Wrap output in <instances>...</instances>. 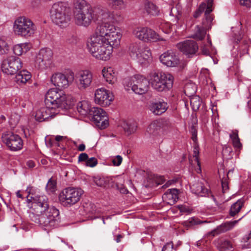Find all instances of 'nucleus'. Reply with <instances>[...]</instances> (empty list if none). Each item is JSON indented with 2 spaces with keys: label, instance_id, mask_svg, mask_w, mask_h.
<instances>
[{
  "label": "nucleus",
  "instance_id": "f257e3e1",
  "mask_svg": "<svg viewBox=\"0 0 251 251\" xmlns=\"http://www.w3.org/2000/svg\"><path fill=\"white\" fill-rule=\"evenodd\" d=\"M45 102L47 106L38 110L35 115V119L39 122L51 119L59 114L60 110H67L71 106L66 95L55 89H50L47 92Z\"/></svg>",
  "mask_w": 251,
  "mask_h": 251
},
{
  "label": "nucleus",
  "instance_id": "f03ea898",
  "mask_svg": "<svg viewBox=\"0 0 251 251\" xmlns=\"http://www.w3.org/2000/svg\"><path fill=\"white\" fill-rule=\"evenodd\" d=\"M74 6L75 24L78 25L88 26L95 18L94 12L97 10L96 8L93 9L85 0H75Z\"/></svg>",
  "mask_w": 251,
  "mask_h": 251
},
{
  "label": "nucleus",
  "instance_id": "7ed1b4c3",
  "mask_svg": "<svg viewBox=\"0 0 251 251\" xmlns=\"http://www.w3.org/2000/svg\"><path fill=\"white\" fill-rule=\"evenodd\" d=\"M31 218L35 223L47 227H56L60 222L59 210L52 206L39 215H33Z\"/></svg>",
  "mask_w": 251,
  "mask_h": 251
},
{
  "label": "nucleus",
  "instance_id": "20e7f679",
  "mask_svg": "<svg viewBox=\"0 0 251 251\" xmlns=\"http://www.w3.org/2000/svg\"><path fill=\"white\" fill-rule=\"evenodd\" d=\"M173 81L172 75L162 72L152 74L150 79L151 87L159 92L170 89L173 87Z\"/></svg>",
  "mask_w": 251,
  "mask_h": 251
},
{
  "label": "nucleus",
  "instance_id": "39448f33",
  "mask_svg": "<svg viewBox=\"0 0 251 251\" xmlns=\"http://www.w3.org/2000/svg\"><path fill=\"white\" fill-rule=\"evenodd\" d=\"M150 81L142 75H136L125 80V87L127 91L131 89L136 94L142 95L148 92Z\"/></svg>",
  "mask_w": 251,
  "mask_h": 251
},
{
  "label": "nucleus",
  "instance_id": "423d86ee",
  "mask_svg": "<svg viewBox=\"0 0 251 251\" xmlns=\"http://www.w3.org/2000/svg\"><path fill=\"white\" fill-rule=\"evenodd\" d=\"M69 11V8L64 3H54L50 11L52 22L59 26L67 23L70 20Z\"/></svg>",
  "mask_w": 251,
  "mask_h": 251
},
{
  "label": "nucleus",
  "instance_id": "0eeeda50",
  "mask_svg": "<svg viewBox=\"0 0 251 251\" xmlns=\"http://www.w3.org/2000/svg\"><path fill=\"white\" fill-rule=\"evenodd\" d=\"M100 38H108L109 40L119 41L121 35L117 30L116 27L111 24H100L97 27L92 35Z\"/></svg>",
  "mask_w": 251,
  "mask_h": 251
},
{
  "label": "nucleus",
  "instance_id": "6e6552de",
  "mask_svg": "<svg viewBox=\"0 0 251 251\" xmlns=\"http://www.w3.org/2000/svg\"><path fill=\"white\" fill-rule=\"evenodd\" d=\"M14 29L18 35L27 37L34 33L36 27L31 20L25 17H21L15 21Z\"/></svg>",
  "mask_w": 251,
  "mask_h": 251
},
{
  "label": "nucleus",
  "instance_id": "1a4fd4ad",
  "mask_svg": "<svg viewBox=\"0 0 251 251\" xmlns=\"http://www.w3.org/2000/svg\"><path fill=\"white\" fill-rule=\"evenodd\" d=\"M83 191L80 188L68 187L59 194V199L65 206H71L77 203L80 199Z\"/></svg>",
  "mask_w": 251,
  "mask_h": 251
},
{
  "label": "nucleus",
  "instance_id": "9d476101",
  "mask_svg": "<svg viewBox=\"0 0 251 251\" xmlns=\"http://www.w3.org/2000/svg\"><path fill=\"white\" fill-rule=\"evenodd\" d=\"M128 52L131 57L137 59L140 63L149 60L151 55L150 49L140 42L130 44Z\"/></svg>",
  "mask_w": 251,
  "mask_h": 251
},
{
  "label": "nucleus",
  "instance_id": "9b49d317",
  "mask_svg": "<svg viewBox=\"0 0 251 251\" xmlns=\"http://www.w3.org/2000/svg\"><path fill=\"white\" fill-rule=\"evenodd\" d=\"M74 80V74L72 71H70L67 75L61 73L53 74L51 78L50 81L55 86L58 87L55 89L61 91V89L67 88ZM64 93V92L62 91Z\"/></svg>",
  "mask_w": 251,
  "mask_h": 251
},
{
  "label": "nucleus",
  "instance_id": "f8f14e48",
  "mask_svg": "<svg viewBox=\"0 0 251 251\" xmlns=\"http://www.w3.org/2000/svg\"><path fill=\"white\" fill-rule=\"evenodd\" d=\"M1 139L8 149L12 151L20 150L23 147V142L22 138L18 134L11 131H6L2 133Z\"/></svg>",
  "mask_w": 251,
  "mask_h": 251
},
{
  "label": "nucleus",
  "instance_id": "ddd939ff",
  "mask_svg": "<svg viewBox=\"0 0 251 251\" xmlns=\"http://www.w3.org/2000/svg\"><path fill=\"white\" fill-rule=\"evenodd\" d=\"M22 62L19 57L11 56L2 61L1 70L4 73L12 75L22 68Z\"/></svg>",
  "mask_w": 251,
  "mask_h": 251
},
{
  "label": "nucleus",
  "instance_id": "4468645a",
  "mask_svg": "<svg viewBox=\"0 0 251 251\" xmlns=\"http://www.w3.org/2000/svg\"><path fill=\"white\" fill-rule=\"evenodd\" d=\"M32 198V205L30 208L33 210V215H39L51 207L49 206V199L45 195H37Z\"/></svg>",
  "mask_w": 251,
  "mask_h": 251
},
{
  "label": "nucleus",
  "instance_id": "2eb2a0df",
  "mask_svg": "<svg viewBox=\"0 0 251 251\" xmlns=\"http://www.w3.org/2000/svg\"><path fill=\"white\" fill-rule=\"evenodd\" d=\"M92 73L88 70L80 71L74 76L76 85L80 91H84L89 87L93 81Z\"/></svg>",
  "mask_w": 251,
  "mask_h": 251
},
{
  "label": "nucleus",
  "instance_id": "dca6fc26",
  "mask_svg": "<svg viewBox=\"0 0 251 251\" xmlns=\"http://www.w3.org/2000/svg\"><path fill=\"white\" fill-rule=\"evenodd\" d=\"M53 52L49 48H43L40 50L35 60V66L40 70L47 69L51 63Z\"/></svg>",
  "mask_w": 251,
  "mask_h": 251
},
{
  "label": "nucleus",
  "instance_id": "f3484780",
  "mask_svg": "<svg viewBox=\"0 0 251 251\" xmlns=\"http://www.w3.org/2000/svg\"><path fill=\"white\" fill-rule=\"evenodd\" d=\"M89 116L96 126L101 129L105 128L108 125L106 112L101 108L93 107Z\"/></svg>",
  "mask_w": 251,
  "mask_h": 251
},
{
  "label": "nucleus",
  "instance_id": "a211bd4d",
  "mask_svg": "<svg viewBox=\"0 0 251 251\" xmlns=\"http://www.w3.org/2000/svg\"><path fill=\"white\" fill-rule=\"evenodd\" d=\"M135 36L145 42H156L163 40L154 31L148 27L138 28L134 31Z\"/></svg>",
  "mask_w": 251,
  "mask_h": 251
},
{
  "label": "nucleus",
  "instance_id": "6ab92c4d",
  "mask_svg": "<svg viewBox=\"0 0 251 251\" xmlns=\"http://www.w3.org/2000/svg\"><path fill=\"white\" fill-rule=\"evenodd\" d=\"M213 0H206L205 1L202 2L199 6L198 9L195 12L194 17L195 18L199 17L201 13L204 11V19L202 21L208 22V26H209L210 24L212 23L213 18L210 15V13L212 11Z\"/></svg>",
  "mask_w": 251,
  "mask_h": 251
},
{
  "label": "nucleus",
  "instance_id": "aec40b11",
  "mask_svg": "<svg viewBox=\"0 0 251 251\" xmlns=\"http://www.w3.org/2000/svg\"><path fill=\"white\" fill-rule=\"evenodd\" d=\"M116 41L109 40L108 38H100L94 36H92L90 42L88 44V47L90 52L92 54H94L101 47H105L108 45H114Z\"/></svg>",
  "mask_w": 251,
  "mask_h": 251
},
{
  "label": "nucleus",
  "instance_id": "412c9836",
  "mask_svg": "<svg viewBox=\"0 0 251 251\" xmlns=\"http://www.w3.org/2000/svg\"><path fill=\"white\" fill-rule=\"evenodd\" d=\"M113 96L110 92L104 88L97 89L95 92V101L102 106L109 105L113 100Z\"/></svg>",
  "mask_w": 251,
  "mask_h": 251
},
{
  "label": "nucleus",
  "instance_id": "4be33fe9",
  "mask_svg": "<svg viewBox=\"0 0 251 251\" xmlns=\"http://www.w3.org/2000/svg\"><path fill=\"white\" fill-rule=\"evenodd\" d=\"M178 49L184 54L190 57L197 51L199 47L194 40H188L177 44Z\"/></svg>",
  "mask_w": 251,
  "mask_h": 251
},
{
  "label": "nucleus",
  "instance_id": "5701e85b",
  "mask_svg": "<svg viewBox=\"0 0 251 251\" xmlns=\"http://www.w3.org/2000/svg\"><path fill=\"white\" fill-rule=\"evenodd\" d=\"M161 62L168 67H175L179 63V59L172 50H168L160 56Z\"/></svg>",
  "mask_w": 251,
  "mask_h": 251
},
{
  "label": "nucleus",
  "instance_id": "b1692460",
  "mask_svg": "<svg viewBox=\"0 0 251 251\" xmlns=\"http://www.w3.org/2000/svg\"><path fill=\"white\" fill-rule=\"evenodd\" d=\"M167 102L163 100H155L151 102L149 105L150 110L155 115H160L164 113L168 109Z\"/></svg>",
  "mask_w": 251,
  "mask_h": 251
},
{
  "label": "nucleus",
  "instance_id": "393cba45",
  "mask_svg": "<svg viewBox=\"0 0 251 251\" xmlns=\"http://www.w3.org/2000/svg\"><path fill=\"white\" fill-rule=\"evenodd\" d=\"M114 45H108L105 47L100 48L98 51L92 54L96 58L101 60L106 61L109 59L113 50Z\"/></svg>",
  "mask_w": 251,
  "mask_h": 251
},
{
  "label": "nucleus",
  "instance_id": "a878e982",
  "mask_svg": "<svg viewBox=\"0 0 251 251\" xmlns=\"http://www.w3.org/2000/svg\"><path fill=\"white\" fill-rule=\"evenodd\" d=\"M209 26H208V22L205 21L202 22V26L197 25L196 28V31L193 35V38L199 40H202L206 34V30L211 28L212 23H209Z\"/></svg>",
  "mask_w": 251,
  "mask_h": 251
},
{
  "label": "nucleus",
  "instance_id": "bb28decb",
  "mask_svg": "<svg viewBox=\"0 0 251 251\" xmlns=\"http://www.w3.org/2000/svg\"><path fill=\"white\" fill-rule=\"evenodd\" d=\"M178 190L177 189H169L163 194L162 198L171 205L175 204L178 199Z\"/></svg>",
  "mask_w": 251,
  "mask_h": 251
},
{
  "label": "nucleus",
  "instance_id": "cd10ccee",
  "mask_svg": "<svg viewBox=\"0 0 251 251\" xmlns=\"http://www.w3.org/2000/svg\"><path fill=\"white\" fill-rule=\"evenodd\" d=\"M190 189L193 193L201 197H205L208 193V189L201 182L194 183L190 187Z\"/></svg>",
  "mask_w": 251,
  "mask_h": 251
},
{
  "label": "nucleus",
  "instance_id": "c85d7f7f",
  "mask_svg": "<svg viewBox=\"0 0 251 251\" xmlns=\"http://www.w3.org/2000/svg\"><path fill=\"white\" fill-rule=\"evenodd\" d=\"M95 12H97V11H100L99 14L97 16V20L101 22V24L109 23L112 24V21H113L112 13L105 10H100L97 8Z\"/></svg>",
  "mask_w": 251,
  "mask_h": 251
},
{
  "label": "nucleus",
  "instance_id": "c756f323",
  "mask_svg": "<svg viewBox=\"0 0 251 251\" xmlns=\"http://www.w3.org/2000/svg\"><path fill=\"white\" fill-rule=\"evenodd\" d=\"M102 74L105 80L109 84H113L116 81V74L111 67L104 68L102 70Z\"/></svg>",
  "mask_w": 251,
  "mask_h": 251
},
{
  "label": "nucleus",
  "instance_id": "7c9ffc66",
  "mask_svg": "<svg viewBox=\"0 0 251 251\" xmlns=\"http://www.w3.org/2000/svg\"><path fill=\"white\" fill-rule=\"evenodd\" d=\"M161 124L158 122L151 123L147 129V132L153 138H157L161 132Z\"/></svg>",
  "mask_w": 251,
  "mask_h": 251
},
{
  "label": "nucleus",
  "instance_id": "2f4dec72",
  "mask_svg": "<svg viewBox=\"0 0 251 251\" xmlns=\"http://www.w3.org/2000/svg\"><path fill=\"white\" fill-rule=\"evenodd\" d=\"M30 73L23 70L18 73L15 76V81L19 84H25L31 78Z\"/></svg>",
  "mask_w": 251,
  "mask_h": 251
},
{
  "label": "nucleus",
  "instance_id": "473e14b6",
  "mask_svg": "<svg viewBox=\"0 0 251 251\" xmlns=\"http://www.w3.org/2000/svg\"><path fill=\"white\" fill-rule=\"evenodd\" d=\"M144 10L148 14L152 16H157L159 12L158 7L153 3L148 1L144 3Z\"/></svg>",
  "mask_w": 251,
  "mask_h": 251
},
{
  "label": "nucleus",
  "instance_id": "72a5a7b5",
  "mask_svg": "<svg viewBox=\"0 0 251 251\" xmlns=\"http://www.w3.org/2000/svg\"><path fill=\"white\" fill-rule=\"evenodd\" d=\"M92 108L91 106H89L86 101L79 102L77 106L78 112L83 115H89L90 112H91Z\"/></svg>",
  "mask_w": 251,
  "mask_h": 251
},
{
  "label": "nucleus",
  "instance_id": "f704fd0d",
  "mask_svg": "<svg viewBox=\"0 0 251 251\" xmlns=\"http://www.w3.org/2000/svg\"><path fill=\"white\" fill-rule=\"evenodd\" d=\"M122 127L127 135H129L133 133L136 130L137 125L134 122H124Z\"/></svg>",
  "mask_w": 251,
  "mask_h": 251
},
{
  "label": "nucleus",
  "instance_id": "c9c22d12",
  "mask_svg": "<svg viewBox=\"0 0 251 251\" xmlns=\"http://www.w3.org/2000/svg\"><path fill=\"white\" fill-rule=\"evenodd\" d=\"M93 182L99 187H106L108 186L110 178L103 176H97L93 178Z\"/></svg>",
  "mask_w": 251,
  "mask_h": 251
},
{
  "label": "nucleus",
  "instance_id": "e433bc0d",
  "mask_svg": "<svg viewBox=\"0 0 251 251\" xmlns=\"http://www.w3.org/2000/svg\"><path fill=\"white\" fill-rule=\"evenodd\" d=\"M243 205L242 201L239 200L231 205L229 210V215L233 217L240 211Z\"/></svg>",
  "mask_w": 251,
  "mask_h": 251
},
{
  "label": "nucleus",
  "instance_id": "4c0bfd02",
  "mask_svg": "<svg viewBox=\"0 0 251 251\" xmlns=\"http://www.w3.org/2000/svg\"><path fill=\"white\" fill-rule=\"evenodd\" d=\"M218 248L219 251H232L233 250V246L229 241H224L221 242Z\"/></svg>",
  "mask_w": 251,
  "mask_h": 251
},
{
  "label": "nucleus",
  "instance_id": "58836bf2",
  "mask_svg": "<svg viewBox=\"0 0 251 251\" xmlns=\"http://www.w3.org/2000/svg\"><path fill=\"white\" fill-rule=\"evenodd\" d=\"M201 98L198 96H195L190 99V104L192 109L196 111L199 108L201 105Z\"/></svg>",
  "mask_w": 251,
  "mask_h": 251
},
{
  "label": "nucleus",
  "instance_id": "ea45409f",
  "mask_svg": "<svg viewBox=\"0 0 251 251\" xmlns=\"http://www.w3.org/2000/svg\"><path fill=\"white\" fill-rule=\"evenodd\" d=\"M13 52L16 55H21L23 52H26L27 49L24 44L16 45L13 47Z\"/></svg>",
  "mask_w": 251,
  "mask_h": 251
},
{
  "label": "nucleus",
  "instance_id": "a19ab883",
  "mask_svg": "<svg viewBox=\"0 0 251 251\" xmlns=\"http://www.w3.org/2000/svg\"><path fill=\"white\" fill-rule=\"evenodd\" d=\"M107 2L115 9H121L124 5V0H107Z\"/></svg>",
  "mask_w": 251,
  "mask_h": 251
},
{
  "label": "nucleus",
  "instance_id": "79ce46f5",
  "mask_svg": "<svg viewBox=\"0 0 251 251\" xmlns=\"http://www.w3.org/2000/svg\"><path fill=\"white\" fill-rule=\"evenodd\" d=\"M192 121L193 123L192 126H191L190 132L192 136V139L195 143H196L197 140V129L196 127L197 119L196 117H193L192 119Z\"/></svg>",
  "mask_w": 251,
  "mask_h": 251
},
{
  "label": "nucleus",
  "instance_id": "37998d69",
  "mask_svg": "<svg viewBox=\"0 0 251 251\" xmlns=\"http://www.w3.org/2000/svg\"><path fill=\"white\" fill-rule=\"evenodd\" d=\"M84 210L86 213L93 214L96 212L95 204L91 202H85L83 205Z\"/></svg>",
  "mask_w": 251,
  "mask_h": 251
},
{
  "label": "nucleus",
  "instance_id": "c03bdc74",
  "mask_svg": "<svg viewBox=\"0 0 251 251\" xmlns=\"http://www.w3.org/2000/svg\"><path fill=\"white\" fill-rule=\"evenodd\" d=\"M159 28L163 32L166 34L170 33L172 30V25L168 22H162L159 25Z\"/></svg>",
  "mask_w": 251,
  "mask_h": 251
},
{
  "label": "nucleus",
  "instance_id": "a18cd8bd",
  "mask_svg": "<svg viewBox=\"0 0 251 251\" xmlns=\"http://www.w3.org/2000/svg\"><path fill=\"white\" fill-rule=\"evenodd\" d=\"M204 222L199 220L198 219L191 218L188 221L184 222L183 224L186 226H192L199 225Z\"/></svg>",
  "mask_w": 251,
  "mask_h": 251
},
{
  "label": "nucleus",
  "instance_id": "49530a36",
  "mask_svg": "<svg viewBox=\"0 0 251 251\" xmlns=\"http://www.w3.org/2000/svg\"><path fill=\"white\" fill-rule=\"evenodd\" d=\"M199 148L198 147V145H197L196 142L195 143V144L194 146V150H193V157H195V160L196 161L197 163V165L199 167V171L200 172H201V169L200 167V162L199 159Z\"/></svg>",
  "mask_w": 251,
  "mask_h": 251
},
{
  "label": "nucleus",
  "instance_id": "de8ad7c7",
  "mask_svg": "<svg viewBox=\"0 0 251 251\" xmlns=\"http://www.w3.org/2000/svg\"><path fill=\"white\" fill-rule=\"evenodd\" d=\"M8 50L7 43L4 40L0 39V54L6 53Z\"/></svg>",
  "mask_w": 251,
  "mask_h": 251
},
{
  "label": "nucleus",
  "instance_id": "09e8293b",
  "mask_svg": "<svg viewBox=\"0 0 251 251\" xmlns=\"http://www.w3.org/2000/svg\"><path fill=\"white\" fill-rule=\"evenodd\" d=\"M228 229L223 226L218 227L217 229L213 230V231L209 232L208 234L209 235H211L212 237L221 233L227 231Z\"/></svg>",
  "mask_w": 251,
  "mask_h": 251
},
{
  "label": "nucleus",
  "instance_id": "8fccbe9b",
  "mask_svg": "<svg viewBox=\"0 0 251 251\" xmlns=\"http://www.w3.org/2000/svg\"><path fill=\"white\" fill-rule=\"evenodd\" d=\"M86 165L90 167H94L98 164V160L95 157L88 159L86 162Z\"/></svg>",
  "mask_w": 251,
  "mask_h": 251
},
{
  "label": "nucleus",
  "instance_id": "3c124183",
  "mask_svg": "<svg viewBox=\"0 0 251 251\" xmlns=\"http://www.w3.org/2000/svg\"><path fill=\"white\" fill-rule=\"evenodd\" d=\"M115 185L117 189L119 190L120 193L122 194H127L128 192L127 189L124 186L123 184L116 182Z\"/></svg>",
  "mask_w": 251,
  "mask_h": 251
},
{
  "label": "nucleus",
  "instance_id": "603ef678",
  "mask_svg": "<svg viewBox=\"0 0 251 251\" xmlns=\"http://www.w3.org/2000/svg\"><path fill=\"white\" fill-rule=\"evenodd\" d=\"M223 192L225 193L229 189L228 181L226 178H223L221 180Z\"/></svg>",
  "mask_w": 251,
  "mask_h": 251
},
{
  "label": "nucleus",
  "instance_id": "864d4df0",
  "mask_svg": "<svg viewBox=\"0 0 251 251\" xmlns=\"http://www.w3.org/2000/svg\"><path fill=\"white\" fill-rule=\"evenodd\" d=\"M123 160V158L121 156L118 155L115 158L112 159V163L113 165L119 166L121 165Z\"/></svg>",
  "mask_w": 251,
  "mask_h": 251
},
{
  "label": "nucleus",
  "instance_id": "5fc2aeb1",
  "mask_svg": "<svg viewBox=\"0 0 251 251\" xmlns=\"http://www.w3.org/2000/svg\"><path fill=\"white\" fill-rule=\"evenodd\" d=\"M112 17L113 19V21H112V24L115 23H118L122 21V17L121 16V15L119 14L116 13L113 14L112 13Z\"/></svg>",
  "mask_w": 251,
  "mask_h": 251
},
{
  "label": "nucleus",
  "instance_id": "6e6d98bb",
  "mask_svg": "<svg viewBox=\"0 0 251 251\" xmlns=\"http://www.w3.org/2000/svg\"><path fill=\"white\" fill-rule=\"evenodd\" d=\"M47 187L51 191H53L55 188V182L51 179H50L47 184Z\"/></svg>",
  "mask_w": 251,
  "mask_h": 251
},
{
  "label": "nucleus",
  "instance_id": "4d7b16f0",
  "mask_svg": "<svg viewBox=\"0 0 251 251\" xmlns=\"http://www.w3.org/2000/svg\"><path fill=\"white\" fill-rule=\"evenodd\" d=\"M240 4L248 8L251 7V0H239Z\"/></svg>",
  "mask_w": 251,
  "mask_h": 251
},
{
  "label": "nucleus",
  "instance_id": "13d9d810",
  "mask_svg": "<svg viewBox=\"0 0 251 251\" xmlns=\"http://www.w3.org/2000/svg\"><path fill=\"white\" fill-rule=\"evenodd\" d=\"M201 50L202 54L208 56L210 55L209 50L206 45H204L201 47Z\"/></svg>",
  "mask_w": 251,
  "mask_h": 251
},
{
  "label": "nucleus",
  "instance_id": "bf43d9fd",
  "mask_svg": "<svg viewBox=\"0 0 251 251\" xmlns=\"http://www.w3.org/2000/svg\"><path fill=\"white\" fill-rule=\"evenodd\" d=\"M88 159V155L86 153H82L78 156V161H87Z\"/></svg>",
  "mask_w": 251,
  "mask_h": 251
},
{
  "label": "nucleus",
  "instance_id": "052dcab7",
  "mask_svg": "<svg viewBox=\"0 0 251 251\" xmlns=\"http://www.w3.org/2000/svg\"><path fill=\"white\" fill-rule=\"evenodd\" d=\"M173 249V245L172 243H168L164 246L162 249V251H166L168 250V251H172Z\"/></svg>",
  "mask_w": 251,
  "mask_h": 251
},
{
  "label": "nucleus",
  "instance_id": "680f3d73",
  "mask_svg": "<svg viewBox=\"0 0 251 251\" xmlns=\"http://www.w3.org/2000/svg\"><path fill=\"white\" fill-rule=\"evenodd\" d=\"M233 146L236 148H240L241 147L239 138L232 141Z\"/></svg>",
  "mask_w": 251,
  "mask_h": 251
},
{
  "label": "nucleus",
  "instance_id": "e2e57ef3",
  "mask_svg": "<svg viewBox=\"0 0 251 251\" xmlns=\"http://www.w3.org/2000/svg\"><path fill=\"white\" fill-rule=\"evenodd\" d=\"M242 241L245 242V243L251 242V231L248 235H247L244 237Z\"/></svg>",
  "mask_w": 251,
  "mask_h": 251
},
{
  "label": "nucleus",
  "instance_id": "0e129e2a",
  "mask_svg": "<svg viewBox=\"0 0 251 251\" xmlns=\"http://www.w3.org/2000/svg\"><path fill=\"white\" fill-rule=\"evenodd\" d=\"M244 244L242 245V249H247L251 248V242L245 243L244 242Z\"/></svg>",
  "mask_w": 251,
  "mask_h": 251
},
{
  "label": "nucleus",
  "instance_id": "69168bd1",
  "mask_svg": "<svg viewBox=\"0 0 251 251\" xmlns=\"http://www.w3.org/2000/svg\"><path fill=\"white\" fill-rule=\"evenodd\" d=\"M230 138L232 139V141L234 140L237 139L238 138H239L238 135L237 133L236 132H232L229 135Z\"/></svg>",
  "mask_w": 251,
  "mask_h": 251
},
{
  "label": "nucleus",
  "instance_id": "338daca9",
  "mask_svg": "<svg viewBox=\"0 0 251 251\" xmlns=\"http://www.w3.org/2000/svg\"><path fill=\"white\" fill-rule=\"evenodd\" d=\"M68 42L70 44H75L76 43V38L75 36H72V38L68 39Z\"/></svg>",
  "mask_w": 251,
  "mask_h": 251
},
{
  "label": "nucleus",
  "instance_id": "774afa93",
  "mask_svg": "<svg viewBox=\"0 0 251 251\" xmlns=\"http://www.w3.org/2000/svg\"><path fill=\"white\" fill-rule=\"evenodd\" d=\"M77 149L79 151H84L85 149V145L84 144H81L79 145Z\"/></svg>",
  "mask_w": 251,
  "mask_h": 251
}]
</instances>
